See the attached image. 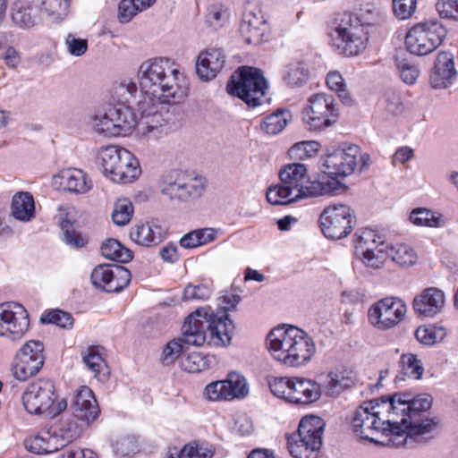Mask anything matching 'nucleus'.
I'll list each match as a JSON object with an SVG mask.
<instances>
[{"label":"nucleus","instance_id":"f704fd0d","mask_svg":"<svg viewBox=\"0 0 458 458\" xmlns=\"http://www.w3.org/2000/svg\"><path fill=\"white\" fill-rule=\"evenodd\" d=\"M319 115L317 116V121H322L320 123H317V130L328 127L336 123L339 113L338 108L335 104V99L332 96H327L325 93H317V110Z\"/></svg>","mask_w":458,"mask_h":458},{"label":"nucleus","instance_id":"052dcab7","mask_svg":"<svg viewBox=\"0 0 458 458\" xmlns=\"http://www.w3.org/2000/svg\"><path fill=\"white\" fill-rule=\"evenodd\" d=\"M212 293L211 288L204 284L193 285L188 284L183 291L182 300L184 301H207Z\"/></svg>","mask_w":458,"mask_h":458},{"label":"nucleus","instance_id":"de8ad7c7","mask_svg":"<svg viewBox=\"0 0 458 458\" xmlns=\"http://www.w3.org/2000/svg\"><path fill=\"white\" fill-rule=\"evenodd\" d=\"M400 366L402 374L413 379H420L424 372L421 361L412 353L403 354L400 360Z\"/></svg>","mask_w":458,"mask_h":458},{"label":"nucleus","instance_id":"72a5a7b5","mask_svg":"<svg viewBox=\"0 0 458 458\" xmlns=\"http://www.w3.org/2000/svg\"><path fill=\"white\" fill-rule=\"evenodd\" d=\"M109 115L114 119L121 136L128 135L137 125V115L125 103H119L109 107Z\"/></svg>","mask_w":458,"mask_h":458},{"label":"nucleus","instance_id":"bf43d9fd","mask_svg":"<svg viewBox=\"0 0 458 458\" xmlns=\"http://www.w3.org/2000/svg\"><path fill=\"white\" fill-rule=\"evenodd\" d=\"M113 120H111L109 115L108 108L104 114L96 118V131L106 136H121V131H119L117 124Z\"/></svg>","mask_w":458,"mask_h":458},{"label":"nucleus","instance_id":"b1692460","mask_svg":"<svg viewBox=\"0 0 458 458\" xmlns=\"http://www.w3.org/2000/svg\"><path fill=\"white\" fill-rule=\"evenodd\" d=\"M208 315L207 318L208 329L210 333V338L216 345L225 346L230 344L234 330L233 321L229 318L225 310H216L214 312L208 307Z\"/></svg>","mask_w":458,"mask_h":458},{"label":"nucleus","instance_id":"7ed1b4c3","mask_svg":"<svg viewBox=\"0 0 458 458\" xmlns=\"http://www.w3.org/2000/svg\"><path fill=\"white\" fill-rule=\"evenodd\" d=\"M393 406V416L396 418L397 426L407 436V446L413 443L425 444L433 438L437 421L424 418V413L430 409L433 398L428 394H418L411 398L410 394H395L388 396Z\"/></svg>","mask_w":458,"mask_h":458},{"label":"nucleus","instance_id":"58836bf2","mask_svg":"<svg viewBox=\"0 0 458 458\" xmlns=\"http://www.w3.org/2000/svg\"><path fill=\"white\" fill-rule=\"evenodd\" d=\"M350 16L354 18L358 24H360L364 29L368 26L379 25L385 21L384 12L372 4L364 5L357 13H350Z\"/></svg>","mask_w":458,"mask_h":458},{"label":"nucleus","instance_id":"c756f323","mask_svg":"<svg viewBox=\"0 0 458 458\" xmlns=\"http://www.w3.org/2000/svg\"><path fill=\"white\" fill-rule=\"evenodd\" d=\"M265 21L260 13L246 11L240 25L242 37L248 44H259L264 36Z\"/></svg>","mask_w":458,"mask_h":458},{"label":"nucleus","instance_id":"4be33fe9","mask_svg":"<svg viewBox=\"0 0 458 458\" xmlns=\"http://www.w3.org/2000/svg\"><path fill=\"white\" fill-rule=\"evenodd\" d=\"M73 416L89 426L100 415V408L93 391L81 386L77 391L72 403Z\"/></svg>","mask_w":458,"mask_h":458},{"label":"nucleus","instance_id":"6e6d98bb","mask_svg":"<svg viewBox=\"0 0 458 458\" xmlns=\"http://www.w3.org/2000/svg\"><path fill=\"white\" fill-rule=\"evenodd\" d=\"M293 377H272L268 379V386L272 394L287 402L288 395L291 394V386Z\"/></svg>","mask_w":458,"mask_h":458},{"label":"nucleus","instance_id":"bb28decb","mask_svg":"<svg viewBox=\"0 0 458 458\" xmlns=\"http://www.w3.org/2000/svg\"><path fill=\"white\" fill-rule=\"evenodd\" d=\"M456 74L453 55L447 52H441L430 73V84L434 89L447 88L453 83Z\"/></svg>","mask_w":458,"mask_h":458},{"label":"nucleus","instance_id":"ea45409f","mask_svg":"<svg viewBox=\"0 0 458 458\" xmlns=\"http://www.w3.org/2000/svg\"><path fill=\"white\" fill-rule=\"evenodd\" d=\"M410 220L415 225L434 228L440 227L445 224V219L440 213L425 208L413 209L410 214Z\"/></svg>","mask_w":458,"mask_h":458},{"label":"nucleus","instance_id":"4d7b16f0","mask_svg":"<svg viewBox=\"0 0 458 458\" xmlns=\"http://www.w3.org/2000/svg\"><path fill=\"white\" fill-rule=\"evenodd\" d=\"M183 344L182 339H173L165 344L161 356V362L164 366L174 363L182 352Z\"/></svg>","mask_w":458,"mask_h":458},{"label":"nucleus","instance_id":"e2e57ef3","mask_svg":"<svg viewBox=\"0 0 458 458\" xmlns=\"http://www.w3.org/2000/svg\"><path fill=\"white\" fill-rule=\"evenodd\" d=\"M417 0H393V9L401 20L410 18L416 10Z\"/></svg>","mask_w":458,"mask_h":458},{"label":"nucleus","instance_id":"4c0bfd02","mask_svg":"<svg viewBox=\"0 0 458 458\" xmlns=\"http://www.w3.org/2000/svg\"><path fill=\"white\" fill-rule=\"evenodd\" d=\"M387 257L393 262L403 267H409L416 264L418 254L416 250L407 243H395L388 248Z\"/></svg>","mask_w":458,"mask_h":458},{"label":"nucleus","instance_id":"ddd939ff","mask_svg":"<svg viewBox=\"0 0 458 458\" xmlns=\"http://www.w3.org/2000/svg\"><path fill=\"white\" fill-rule=\"evenodd\" d=\"M286 440L293 458H315V414L302 417L297 432L286 435Z\"/></svg>","mask_w":458,"mask_h":458},{"label":"nucleus","instance_id":"a878e982","mask_svg":"<svg viewBox=\"0 0 458 458\" xmlns=\"http://www.w3.org/2000/svg\"><path fill=\"white\" fill-rule=\"evenodd\" d=\"M208 310L207 308H200L190 314L184 320L182 327V341L184 344L200 346L206 341V327L203 318L207 320Z\"/></svg>","mask_w":458,"mask_h":458},{"label":"nucleus","instance_id":"774afa93","mask_svg":"<svg viewBox=\"0 0 458 458\" xmlns=\"http://www.w3.org/2000/svg\"><path fill=\"white\" fill-rule=\"evenodd\" d=\"M65 44L69 53L75 56H81L88 50V40L76 38L73 34L66 37Z\"/></svg>","mask_w":458,"mask_h":458},{"label":"nucleus","instance_id":"0e129e2a","mask_svg":"<svg viewBox=\"0 0 458 458\" xmlns=\"http://www.w3.org/2000/svg\"><path fill=\"white\" fill-rule=\"evenodd\" d=\"M436 8L442 18L458 21V0H439Z\"/></svg>","mask_w":458,"mask_h":458},{"label":"nucleus","instance_id":"e433bc0d","mask_svg":"<svg viewBox=\"0 0 458 458\" xmlns=\"http://www.w3.org/2000/svg\"><path fill=\"white\" fill-rule=\"evenodd\" d=\"M292 114L286 108H278L275 112L266 115L261 123V129L267 134L280 133L292 120Z\"/></svg>","mask_w":458,"mask_h":458},{"label":"nucleus","instance_id":"338daca9","mask_svg":"<svg viewBox=\"0 0 458 458\" xmlns=\"http://www.w3.org/2000/svg\"><path fill=\"white\" fill-rule=\"evenodd\" d=\"M139 13L138 5L132 0H122L120 2L118 18L121 22H129Z\"/></svg>","mask_w":458,"mask_h":458},{"label":"nucleus","instance_id":"5701e85b","mask_svg":"<svg viewBox=\"0 0 458 458\" xmlns=\"http://www.w3.org/2000/svg\"><path fill=\"white\" fill-rule=\"evenodd\" d=\"M225 64V55L222 48H207L197 57L196 73L201 81H211L223 70Z\"/></svg>","mask_w":458,"mask_h":458},{"label":"nucleus","instance_id":"864d4df0","mask_svg":"<svg viewBox=\"0 0 458 458\" xmlns=\"http://www.w3.org/2000/svg\"><path fill=\"white\" fill-rule=\"evenodd\" d=\"M33 8L30 5L15 4L12 13L13 21L21 28H30L35 24V15L32 13Z\"/></svg>","mask_w":458,"mask_h":458},{"label":"nucleus","instance_id":"f8f14e48","mask_svg":"<svg viewBox=\"0 0 458 458\" xmlns=\"http://www.w3.org/2000/svg\"><path fill=\"white\" fill-rule=\"evenodd\" d=\"M389 245L371 229L356 234L355 253L369 267L378 268L387 258Z\"/></svg>","mask_w":458,"mask_h":458},{"label":"nucleus","instance_id":"c85d7f7f","mask_svg":"<svg viewBox=\"0 0 458 458\" xmlns=\"http://www.w3.org/2000/svg\"><path fill=\"white\" fill-rule=\"evenodd\" d=\"M102 351L103 347L101 346L90 345L82 352V360L95 378L100 382H106L109 379L110 369L103 357Z\"/></svg>","mask_w":458,"mask_h":458},{"label":"nucleus","instance_id":"9b49d317","mask_svg":"<svg viewBox=\"0 0 458 458\" xmlns=\"http://www.w3.org/2000/svg\"><path fill=\"white\" fill-rule=\"evenodd\" d=\"M335 33L340 40L338 47L346 55H357L366 48L368 41L367 31L350 13H343L335 20Z\"/></svg>","mask_w":458,"mask_h":458},{"label":"nucleus","instance_id":"680f3d73","mask_svg":"<svg viewBox=\"0 0 458 458\" xmlns=\"http://www.w3.org/2000/svg\"><path fill=\"white\" fill-rule=\"evenodd\" d=\"M315 141H301L290 148L288 154L292 159L305 160L313 157Z\"/></svg>","mask_w":458,"mask_h":458},{"label":"nucleus","instance_id":"8fccbe9b","mask_svg":"<svg viewBox=\"0 0 458 458\" xmlns=\"http://www.w3.org/2000/svg\"><path fill=\"white\" fill-rule=\"evenodd\" d=\"M414 335L420 343L433 345L445 338V331L442 327H419Z\"/></svg>","mask_w":458,"mask_h":458},{"label":"nucleus","instance_id":"0eeeda50","mask_svg":"<svg viewBox=\"0 0 458 458\" xmlns=\"http://www.w3.org/2000/svg\"><path fill=\"white\" fill-rule=\"evenodd\" d=\"M99 157L105 175L114 182H132L141 173L137 157L124 148L107 146L100 150Z\"/></svg>","mask_w":458,"mask_h":458},{"label":"nucleus","instance_id":"9d476101","mask_svg":"<svg viewBox=\"0 0 458 458\" xmlns=\"http://www.w3.org/2000/svg\"><path fill=\"white\" fill-rule=\"evenodd\" d=\"M45 347L42 342L30 340L16 352L12 364L13 377L19 381L36 376L45 363Z\"/></svg>","mask_w":458,"mask_h":458},{"label":"nucleus","instance_id":"20e7f679","mask_svg":"<svg viewBox=\"0 0 458 458\" xmlns=\"http://www.w3.org/2000/svg\"><path fill=\"white\" fill-rule=\"evenodd\" d=\"M370 165V157L361 153L359 146L344 144L322 157V172L327 174V179L317 180V195H335L345 191L344 183L337 177L352 174L357 166L360 170L367 169Z\"/></svg>","mask_w":458,"mask_h":458},{"label":"nucleus","instance_id":"a211bd4d","mask_svg":"<svg viewBox=\"0 0 458 458\" xmlns=\"http://www.w3.org/2000/svg\"><path fill=\"white\" fill-rule=\"evenodd\" d=\"M92 284L107 293H119L131 281V272L123 266L99 265L91 272Z\"/></svg>","mask_w":458,"mask_h":458},{"label":"nucleus","instance_id":"6e6552de","mask_svg":"<svg viewBox=\"0 0 458 458\" xmlns=\"http://www.w3.org/2000/svg\"><path fill=\"white\" fill-rule=\"evenodd\" d=\"M445 28L437 21L420 22L406 34L407 50L416 55H427L436 50L446 37Z\"/></svg>","mask_w":458,"mask_h":458},{"label":"nucleus","instance_id":"aec40b11","mask_svg":"<svg viewBox=\"0 0 458 458\" xmlns=\"http://www.w3.org/2000/svg\"><path fill=\"white\" fill-rule=\"evenodd\" d=\"M295 327L282 325L274 327L267 335L266 344L268 352L276 361L285 366L287 357H284L292 347Z\"/></svg>","mask_w":458,"mask_h":458},{"label":"nucleus","instance_id":"412c9836","mask_svg":"<svg viewBox=\"0 0 458 458\" xmlns=\"http://www.w3.org/2000/svg\"><path fill=\"white\" fill-rule=\"evenodd\" d=\"M313 340L302 329L295 327L292 347L284 357H287L285 367L299 368L310 362L313 357Z\"/></svg>","mask_w":458,"mask_h":458},{"label":"nucleus","instance_id":"603ef678","mask_svg":"<svg viewBox=\"0 0 458 458\" xmlns=\"http://www.w3.org/2000/svg\"><path fill=\"white\" fill-rule=\"evenodd\" d=\"M183 458H212L213 449L208 444L199 441H191L181 449Z\"/></svg>","mask_w":458,"mask_h":458},{"label":"nucleus","instance_id":"2f4dec72","mask_svg":"<svg viewBox=\"0 0 458 458\" xmlns=\"http://www.w3.org/2000/svg\"><path fill=\"white\" fill-rule=\"evenodd\" d=\"M130 238L140 246L150 247L163 241L164 233L161 226L147 223L133 226L130 231Z\"/></svg>","mask_w":458,"mask_h":458},{"label":"nucleus","instance_id":"cd10ccee","mask_svg":"<svg viewBox=\"0 0 458 458\" xmlns=\"http://www.w3.org/2000/svg\"><path fill=\"white\" fill-rule=\"evenodd\" d=\"M414 310L422 317L433 318L445 305V293L438 288L429 287L413 300Z\"/></svg>","mask_w":458,"mask_h":458},{"label":"nucleus","instance_id":"f3484780","mask_svg":"<svg viewBox=\"0 0 458 458\" xmlns=\"http://www.w3.org/2000/svg\"><path fill=\"white\" fill-rule=\"evenodd\" d=\"M30 318L26 309L17 302L0 304V335L22 336L29 329Z\"/></svg>","mask_w":458,"mask_h":458},{"label":"nucleus","instance_id":"1a4fd4ad","mask_svg":"<svg viewBox=\"0 0 458 458\" xmlns=\"http://www.w3.org/2000/svg\"><path fill=\"white\" fill-rule=\"evenodd\" d=\"M356 225L354 211L347 205L328 206L319 216V225L325 237L342 239L351 233Z\"/></svg>","mask_w":458,"mask_h":458},{"label":"nucleus","instance_id":"a18cd8bd","mask_svg":"<svg viewBox=\"0 0 458 458\" xmlns=\"http://www.w3.org/2000/svg\"><path fill=\"white\" fill-rule=\"evenodd\" d=\"M181 367L189 373H199L209 367V360L202 352H192L181 360Z\"/></svg>","mask_w":458,"mask_h":458},{"label":"nucleus","instance_id":"5fc2aeb1","mask_svg":"<svg viewBox=\"0 0 458 458\" xmlns=\"http://www.w3.org/2000/svg\"><path fill=\"white\" fill-rule=\"evenodd\" d=\"M61 229L64 234V241L72 247L81 248L87 244V240L78 233L72 222L70 220H63Z\"/></svg>","mask_w":458,"mask_h":458},{"label":"nucleus","instance_id":"69168bd1","mask_svg":"<svg viewBox=\"0 0 458 458\" xmlns=\"http://www.w3.org/2000/svg\"><path fill=\"white\" fill-rule=\"evenodd\" d=\"M397 67L400 72L401 79L406 84H414L420 75L419 69L410 63L405 61H400L397 64Z\"/></svg>","mask_w":458,"mask_h":458},{"label":"nucleus","instance_id":"49530a36","mask_svg":"<svg viewBox=\"0 0 458 458\" xmlns=\"http://www.w3.org/2000/svg\"><path fill=\"white\" fill-rule=\"evenodd\" d=\"M70 0H43L42 12L55 21H61L69 13Z\"/></svg>","mask_w":458,"mask_h":458},{"label":"nucleus","instance_id":"6ab92c4d","mask_svg":"<svg viewBox=\"0 0 458 458\" xmlns=\"http://www.w3.org/2000/svg\"><path fill=\"white\" fill-rule=\"evenodd\" d=\"M281 182L285 183L297 193V199L315 196V182L308 174L303 164L292 163L284 165L278 173Z\"/></svg>","mask_w":458,"mask_h":458},{"label":"nucleus","instance_id":"f03ea898","mask_svg":"<svg viewBox=\"0 0 458 458\" xmlns=\"http://www.w3.org/2000/svg\"><path fill=\"white\" fill-rule=\"evenodd\" d=\"M140 88L151 102L180 103L188 91L186 77L168 58L148 60L140 66Z\"/></svg>","mask_w":458,"mask_h":458},{"label":"nucleus","instance_id":"13d9d810","mask_svg":"<svg viewBox=\"0 0 458 458\" xmlns=\"http://www.w3.org/2000/svg\"><path fill=\"white\" fill-rule=\"evenodd\" d=\"M60 437L66 443H71L80 437L82 433V427L77 422L75 418L68 419L61 422L59 428Z\"/></svg>","mask_w":458,"mask_h":458},{"label":"nucleus","instance_id":"37998d69","mask_svg":"<svg viewBox=\"0 0 458 458\" xmlns=\"http://www.w3.org/2000/svg\"><path fill=\"white\" fill-rule=\"evenodd\" d=\"M310 77L305 64L301 62L292 63L286 66L284 81L290 87H298L304 84Z\"/></svg>","mask_w":458,"mask_h":458},{"label":"nucleus","instance_id":"c03bdc74","mask_svg":"<svg viewBox=\"0 0 458 458\" xmlns=\"http://www.w3.org/2000/svg\"><path fill=\"white\" fill-rule=\"evenodd\" d=\"M326 84L329 89L335 91L343 104L351 106L352 99L346 90V84L342 74L338 71H331L327 74Z\"/></svg>","mask_w":458,"mask_h":458},{"label":"nucleus","instance_id":"3c124183","mask_svg":"<svg viewBox=\"0 0 458 458\" xmlns=\"http://www.w3.org/2000/svg\"><path fill=\"white\" fill-rule=\"evenodd\" d=\"M132 214V203L126 199H118L112 212V219L117 225H125L131 221Z\"/></svg>","mask_w":458,"mask_h":458},{"label":"nucleus","instance_id":"4468645a","mask_svg":"<svg viewBox=\"0 0 458 458\" xmlns=\"http://www.w3.org/2000/svg\"><path fill=\"white\" fill-rule=\"evenodd\" d=\"M406 310V305L400 299L385 298L369 308L368 318L373 327L386 330L402 321Z\"/></svg>","mask_w":458,"mask_h":458},{"label":"nucleus","instance_id":"a19ab883","mask_svg":"<svg viewBox=\"0 0 458 458\" xmlns=\"http://www.w3.org/2000/svg\"><path fill=\"white\" fill-rule=\"evenodd\" d=\"M101 253L105 258L120 263H126L132 259V252L113 238L103 242Z\"/></svg>","mask_w":458,"mask_h":458},{"label":"nucleus","instance_id":"c9c22d12","mask_svg":"<svg viewBox=\"0 0 458 458\" xmlns=\"http://www.w3.org/2000/svg\"><path fill=\"white\" fill-rule=\"evenodd\" d=\"M315 383L311 380L293 377L291 386V394L288 395L287 402L297 405H308L313 403V393Z\"/></svg>","mask_w":458,"mask_h":458},{"label":"nucleus","instance_id":"39448f33","mask_svg":"<svg viewBox=\"0 0 458 458\" xmlns=\"http://www.w3.org/2000/svg\"><path fill=\"white\" fill-rule=\"evenodd\" d=\"M21 400L25 410L30 414L47 413L55 417L67 408L65 399H59L54 380L39 377L31 381L25 388Z\"/></svg>","mask_w":458,"mask_h":458},{"label":"nucleus","instance_id":"423d86ee","mask_svg":"<svg viewBox=\"0 0 458 458\" xmlns=\"http://www.w3.org/2000/svg\"><path fill=\"white\" fill-rule=\"evenodd\" d=\"M268 85L260 69L239 67L226 84V91L242 99L248 106L257 107L266 101Z\"/></svg>","mask_w":458,"mask_h":458},{"label":"nucleus","instance_id":"09e8293b","mask_svg":"<svg viewBox=\"0 0 458 458\" xmlns=\"http://www.w3.org/2000/svg\"><path fill=\"white\" fill-rule=\"evenodd\" d=\"M73 321L74 319L71 313L58 309L47 310L40 317L41 323L53 324L63 328H71Z\"/></svg>","mask_w":458,"mask_h":458},{"label":"nucleus","instance_id":"dca6fc26","mask_svg":"<svg viewBox=\"0 0 458 458\" xmlns=\"http://www.w3.org/2000/svg\"><path fill=\"white\" fill-rule=\"evenodd\" d=\"M248 386L245 377L230 372L225 379L208 384L204 390L206 398L212 402L233 401L247 395Z\"/></svg>","mask_w":458,"mask_h":458},{"label":"nucleus","instance_id":"f257e3e1","mask_svg":"<svg viewBox=\"0 0 458 458\" xmlns=\"http://www.w3.org/2000/svg\"><path fill=\"white\" fill-rule=\"evenodd\" d=\"M392 406L388 396L364 402L354 411L352 420L353 432L371 443L394 447L405 446L407 436L397 426Z\"/></svg>","mask_w":458,"mask_h":458},{"label":"nucleus","instance_id":"2eb2a0df","mask_svg":"<svg viewBox=\"0 0 458 458\" xmlns=\"http://www.w3.org/2000/svg\"><path fill=\"white\" fill-rule=\"evenodd\" d=\"M205 189V179L202 176L186 171L174 172V180L168 182L163 193L172 199L189 201L199 198Z\"/></svg>","mask_w":458,"mask_h":458},{"label":"nucleus","instance_id":"7c9ffc66","mask_svg":"<svg viewBox=\"0 0 458 458\" xmlns=\"http://www.w3.org/2000/svg\"><path fill=\"white\" fill-rule=\"evenodd\" d=\"M58 177L61 179V185L70 192L84 194L92 188V181L81 169H64Z\"/></svg>","mask_w":458,"mask_h":458},{"label":"nucleus","instance_id":"473e14b6","mask_svg":"<svg viewBox=\"0 0 458 458\" xmlns=\"http://www.w3.org/2000/svg\"><path fill=\"white\" fill-rule=\"evenodd\" d=\"M11 215L21 222H29L34 218L35 201L30 192L19 191L13 196Z\"/></svg>","mask_w":458,"mask_h":458},{"label":"nucleus","instance_id":"393cba45","mask_svg":"<svg viewBox=\"0 0 458 458\" xmlns=\"http://www.w3.org/2000/svg\"><path fill=\"white\" fill-rule=\"evenodd\" d=\"M353 383L354 375L352 370L335 369L327 375H321L319 384L317 383V400L321 394L337 396Z\"/></svg>","mask_w":458,"mask_h":458},{"label":"nucleus","instance_id":"79ce46f5","mask_svg":"<svg viewBox=\"0 0 458 458\" xmlns=\"http://www.w3.org/2000/svg\"><path fill=\"white\" fill-rule=\"evenodd\" d=\"M293 191L288 185L281 182L267 189V200L272 205H288L301 199H297V193L293 195Z\"/></svg>","mask_w":458,"mask_h":458}]
</instances>
